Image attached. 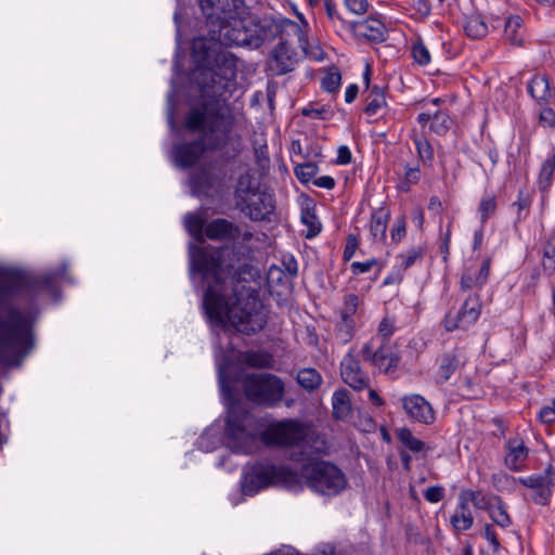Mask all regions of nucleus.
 I'll use <instances>...</instances> for the list:
<instances>
[{
  "instance_id": "nucleus-4",
  "label": "nucleus",
  "mask_w": 555,
  "mask_h": 555,
  "mask_svg": "<svg viewBox=\"0 0 555 555\" xmlns=\"http://www.w3.org/2000/svg\"><path fill=\"white\" fill-rule=\"evenodd\" d=\"M192 40L191 55L196 65L194 80L201 92V102L224 103L232 94L236 77V57L225 49L218 34Z\"/></svg>"
},
{
  "instance_id": "nucleus-38",
  "label": "nucleus",
  "mask_w": 555,
  "mask_h": 555,
  "mask_svg": "<svg viewBox=\"0 0 555 555\" xmlns=\"http://www.w3.org/2000/svg\"><path fill=\"white\" fill-rule=\"evenodd\" d=\"M354 321L350 318L340 317V321L336 325V336L343 343H348L353 336Z\"/></svg>"
},
{
  "instance_id": "nucleus-59",
  "label": "nucleus",
  "mask_w": 555,
  "mask_h": 555,
  "mask_svg": "<svg viewBox=\"0 0 555 555\" xmlns=\"http://www.w3.org/2000/svg\"><path fill=\"white\" fill-rule=\"evenodd\" d=\"M483 537L492 544L494 552H496L501 544L492 525L487 524L483 529Z\"/></svg>"
},
{
  "instance_id": "nucleus-19",
  "label": "nucleus",
  "mask_w": 555,
  "mask_h": 555,
  "mask_svg": "<svg viewBox=\"0 0 555 555\" xmlns=\"http://www.w3.org/2000/svg\"><path fill=\"white\" fill-rule=\"evenodd\" d=\"M296 52L286 41H281L272 51L278 75H285L294 69Z\"/></svg>"
},
{
  "instance_id": "nucleus-39",
  "label": "nucleus",
  "mask_w": 555,
  "mask_h": 555,
  "mask_svg": "<svg viewBox=\"0 0 555 555\" xmlns=\"http://www.w3.org/2000/svg\"><path fill=\"white\" fill-rule=\"evenodd\" d=\"M542 267L548 275L555 271V244L550 241L543 246Z\"/></svg>"
},
{
  "instance_id": "nucleus-46",
  "label": "nucleus",
  "mask_w": 555,
  "mask_h": 555,
  "mask_svg": "<svg viewBox=\"0 0 555 555\" xmlns=\"http://www.w3.org/2000/svg\"><path fill=\"white\" fill-rule=\"evenodd\" d=\"M386 106V99L384 94H377L376 96H369L367 104L364 108V113L369 116L377 114V112Z\"/></svg>"
},
{
  "instance_id": "nucleus-33",
  "label": "nucleus",
  "mask_w": 555,
  "mask_h": 555,
  "mask_svg": "<svg viewBox=\"0 0 555 555\" xmlns=\"http://www.w3.org/2000/svg\"><path fill=\"white\" fill-rule=\"evenodd\" d=\"M452 126L451 117L442 111H438L433 115L430 130L438 135H444Z\"/></svg>"
},
{
  "instance_id": "nucleus-31",
  "label": "nucleus",
  "mask_w": 555,
  "mask_h": 555,
  "mask_svg": "<svg viewBox=\"0 0 555 555\" xmlns=\"http://www.w3.org/2000/svg\"><path fill=\"white\" fill-rule=\"evenodd\" d=\"M498 208L496 197L494 195L483 196L479 203L478 211L480 214V223L483 227L488 220L494 216Z\"/></svg>"
},
{
  "instance_id": "nucleus-30",
  "label": "nucleus",
  "mask_w": 555,
  "mask_h": 555,
  "mask_svg": "<svg viewBox=\"0 0 555 555\" xmlns=\"http://www.w3.org/2000/svg\"><path fill=\"white\" fill-rule=\"evenodd\" d=\"M398 440L410 451L421 452L425 448V443L413 436L409 428H400L397 431Z\"/></svg>"
},
{
  "instance_id": "nucleus-45",
  "label": "nucleus",
  "mask_w": 555,
  "mask_h": 555,
  "mask_svg": "<svg viewBox=\"0 0 555 555\" xmlns=\"http://www.w3.org/2000/svg\"><path fill=\"white\" fill-rule=\"evenodd\" d=\"M359 306V297L356 294H348L344 300V309L340 312V317L353 319V314L357 312Z\"/></svg>"
},
{
  "instance_id": "nucleus-55",
  "label": "nucleus",
  "mask_w": 555,
  "mask_h": 555,
  "mask_svg": "<svg viewBox=\"0 0 555 555\" xmlns=\"http://www.w3.org/2000/svg\"><path fill=\"white\" fill-rule=\"evenodd\" d=\"M460 284H461V288L463 291H469L474 287H482L483 286V283H479V280H477V275L473 276L468 272L463 273Z\"/></svg>"
},
{
  "instance_id": "nucleus-14",
  "label": "nucleus",
  "mask_w": 555,
  "mask_h": 555,
  "mask_svg": "<svg viewBox=\"0 0 555 555\" xmlns=\"http://www.w3.org/2000/svg\"><path fill=\"white\" fill-rule=\"evenodd\" d=\"M241 234V228L224 218L214 219L205 225V235L211 241L235 242Z\"/></svg>"
},
{
  "instance_id": "nucleus-13",
  "label": "nucleus",
  "mask_w": 555,
  "mask_h": 555,
  "mask_svg": "<svg viewBox=\"0 0 555 555\" xmlns=\"http://www.w3.org/2000/svg\"><path fill=\"white\" fill-rule=\"evenodd\" d=\"M241 204L243 205L242 211L253 221L269 219V216L275 208L273 196L258 190L251 193V195L243 197Z\"/></svg>"
},
{
  "instance_id": "nucleus-15",
  "label": "nucleus",
  "mask_w": 555,
  "mask_h": 555,
  "mask_svg": "<svg viewBox=\"0 0 555 555\" xmlns=\"http://www.w3.org/2000/svg\"><path fill=\"white\" fill-rule=\"evenodd\" d=\"M347 28L354 36L365 38L371 42H383L386 40V26L376 18L369 17L360 22H349Z\"/></svg>"
},
{
  "instance_id": "nucleus-61",
  "label": "nucleus",
  "mask_w": 555,
  "mask_h": 555,
  "mask_svg": "<svg viewBox=\"0 0 555 555\" xmlns=\"http://www.w3.org/2000/svg\"><path fill=\"white\" fill-rule=\"evenodd\" d=\"M405 182L410 184H416L421 179V171L418 166L410 167L405 166Z\"/></svg>"
},
{
  "instance_id": "nucleus-57",
  "label": "nucleus",
  "mask_w": 555,
  "mask_h": 555,
  "mask_svg": "<svg viewBox=\"0 0 555 555\" xmlns=\"http://www.w3.org/2000/svg\"><path fill=\"white\" fill-rule=\"evenodd\" d=\"M539 418L544 424H552L555 422V399L553 400V406H544L541 409Z\"/></svg>"
},
{
  "instance_id": "nucleus-18",
  "label": "nucleus",
  "mask_w": 555,
  "mask_h": 555,
  "mask_svg": "<svg viewBox=\"0 0 555 555\" xmlns=\"http://www.w3.org/2000/svg\"><path fill=\"white\" fill-rule=\"evenodd\" d=\"M237 360L255 370H272L275 364L273 354L264 349L238 351Z\"/></svg>"
},
{
  "instance_id": "nucleus-8",
  "label": "nucleus",
  "mask_w": 555,
  "mask_h": 555,
  "mask_svg": "<svg viewBox=\"0 0 555 555\" xmlns=\"http://www.w3.org/2000/svg\"><path fill=\"white\" fill-rule=\"evenodd\" d=\"M300 476L309 489L322 495H337L348 486L344 472L334 463L324 460L304 464Z\"/></svg>"
},
{
  "instance_id": "nucleus-17",
  "label": "nucleus",
  "mask_w": 555,
  "mask_h": 555,
  "mask_svg": "<svg viewBox=\"0 0 555 555\" xmlns=\"http://www.w3.org/2000/svg\"><path fill=\"white\" fill-rule=\"evenodd\" d=\"M340 375L344 382L356 390L369 387L370 379L367 375L362 372L359 361L350 353L340 363Z\"/></svg>"
},
{
  "instance_id": "nucleus-48",
  "label": "nucleus",
  "mask_w": 555,
  "mask_h": 555,
  "mask_svg": "<svg viewBox=\"0 0 555 555\" xmlns=\"http://www.w3.org/2000/svg\"><path fill=\"white\" fill-rule=\"evenodd\" d=\"M324 157L322 146L318 142H309L305 147L302 158L305 160H322Z\"/></svg>"
},
{
  "instance_id": "nucleus-10",
  "label": "nucleus",
  "mask_w": 555,
  "mask_h": 555,
  "mask_svg": "<svg viewBox=\"0 0 555 555\" xmlns=\"http://www.w3.org/2000/svg\"><path fill=\"white\" fill-rule=\"evenodd\" d=\"M209 34H218L237 14L246 11L245 0H198Z\"/></svg>"
},
{
  "instance_id": "nucleus-53",
  "label": "nucleus",
  "mask_w": 555,
  "mask_h": 555,
  "mask_svg": "<svg viewBox=\"0 0 555 555\" xmlns=\"http://www.w3.org/2000/svg\"><path fill=\"white\" fill-rule=\"evenodd\" d=\"M346 7L354 14H364L370 4L367 0H344Z\"/></svg>"
},
{
  "instance_id": "nucleus-63",
  "label": "nucleus",
  "mask_w": 555,
  "mask_h": 555,
  "mask_svg": "<svg viewBox=\"0 0 555 555\" xmlns=\"http://www.w3.org/2000/svg\"><path fill=\"white\" fill-rule=\"evenodd\" d=\"M521 18L518 15L509 16L505 22V33L515 35L517 28L520 27Z\"/></svg>"
},
{
  "instance_id": "nucleus-7",
  "label": "nucleus",
  "mask_w": 555,
  "mask_h": 555,
  "mask_svg": "<svg viewBox=\"0 0 555 555\" xmlns=\"http://www.w3.org/2000/svg\"><path fill=\"white\" fill-rule=\"evenodd\" d=\"M295 474L286 466L275 465L271 461L247 463L243 467L241 490L245 495H255L272 486L291 482Z\"/></svg>"
},
{
  "instance_id": "nucleus-34",
  "label": "nucleus",
  "mask_w": 555,
  "mask_h": 555,
  "mask_svg": "<svg viewBox=\"0 0 555 555\" xmlns=\"http://www.w3.org/2000/svg\"><path fill=\"white\" fill-rule=\"evenodd\" d=\"M301 221L308 227L307 238H312L321 232V223L318 221L313 209L304 208L301 210Z\"/></svg>"
},
{
  "instance_id": "nucleus-49",
  "label": "nucleus",
  "mask_w": 555,
  "mask_h": 555,
  "mask_svg": "<svg viewBox=\"0 0 555 555\" xmlns=\"http://www.w3.org/2000/svg\"><path fill=\"white\" fill-rule=\"evenodd\" d=\"M468 495L472 503L479 509L489 511V507L492 506V503L479 491H470Z\"/></svg>"
},
{
  "instance_id": "nucleus-22",
  "label": "nucleus",
  "mask_w": 555,
  "mask_h": 555,
  "mask_svg": "<svg viewBox=\"0 0 555 555\" xmlns=\"http://www.w3.org/2000/svg\"><path fill=\"white\" fill-rule=\"evenodd\" d=\"M333 415L337 420H345L350 415L351 403L349 391L340 388L333 393L332 398Z\"/></svg>"
},
{
  "instance_id": "nucleus-26",
  "label": "nucleus",
  "mask_w": 555,
  "mask_h": 555,
  "mask_svg": "<svg viewBox=\"0 0 555 555\" xmlns=\"http://www.w3.org/2000/svg\"><path fill=\"white\" fill-rule=\"evenodd\" d=\"M473 520L467 500H462L455 514L451 517L453 528L459 531L468 530L473 526Z\"/></svg>"
},
{
  "instance_id": "nucleus-54",
  "label": "nucleus",
  "mask_w": 555,
  "mask_h": 555,
  "mask_svg": "<svg viewBox=\"0 0 555 555\" xmlns=\"http://www.w3.org/2000/svg\"><path fill=\"white\" fill-rule=\"evenodd\" d=\"M406 234L405 219L401 217L397 220L396 225L391 230V240L399 243Z\"/></svg>"
},
{
  "instance_id": "nucleus-58",
  "label": "nucleus",
  "mask_w": 555,
  "mask_h": 555,
  "mask_svg": "<svg viewBox=\"0 0 555 555\" xmlns=\"http://www.w3.org/2000/svg\"><path fill=\"white\" fill-rule=\"evenodd\" d=\"M534 490H535V494L533 496V501L540 505L548 504L550 498L552 495L551 488H543V489L540 488V489H534Z\"/></svg>"
},
{
  "instance_id": "nucleus-20",
  "label": "nucleus",
  "mask_w": 555,
  "mask_h": 555,
  "mask_svg": "<svg viewBox=\"0 0 555 555\" xmlns=\"http://www.w3.org/2000/svg\"><path fill=\"white\" fill-rule=\"evenodd\" d=\"M296 382L306 391L313 392L321 387L323 377L315 369L304 367L297 371Z\"/></svg>"
},
{
  "instance_id": "nucleus-11",
  "label": "nucleus",
  "mask_w": 555,
  "mask_h": 555,
  "mask_svg": "<svg viewBox=\"0 0 555 555\" xmlns=\"http://www.w3.org/2000/svg\"><path fill=\"white\" fill-rule=\"evenodd\" d=\"M361 354L364 361L372 363L384 373L393 372L400 361V357L393 351L391 346L382 344L378 347H374L373 341H369L363 346Z\"/></svg>"
},
{
  "instance_id": "nucleus-29",
  "label": "nucleus",
  "mask_w": 555,
  "mask_h": 555,
  "mask_svg": "<svg viewBox=\"0 0 555 555\" xmlns=\"http://www.w3.org/2000/svg\"><path fill=\"white\" fill-rule=\"evenodd\" d=\"M554 172H555V153L551 157L546 158L542 164V167H541L540 173H539L540 190L546 191L551 186Z\"/></svg>"
},
{
  "instance_id": "nucleus-25",
  "label": "nucleus",
  "mask_w": 555,
  "mask_h": 555,
  "mask_svg": "<svg viewBox=\"0 0 555 555\" xmlns=\"http://www.w3.org/2000/svg\"><path fill=\"white\" fill-rule=\"evenodd\" d=\"M464 30L473 39H481L487 36L488 26L481 15L472 14L465 20Z\"/></svg>"
},
{
  "instance_id": "nucleus-35",
  "label": "nucleus",
  "mask_w": 555,
  "mask_h": 555,
  "mask_svg": "<svg viewBox=\"0 0 555 555\" xmlns=\"http://www.w3.org/2000/svg\"><path fill=\"white\" fill-rule=\"evenodd\" d=\"M553 467L550 465L546 469L545 475H532L526 479L521 480V483L528 488L531 489H540V488H551L553 486V480L550 477V474L552 473Z\"/></svg>"
},
{
  "instance_id": "nucleus-56",
  "label": "nucleus",
  "mask_w": 555,
  "mask_h": 555,
  "mask_svg": "<svg viewBox=\"0 0 555 555\" xmlns=\"http://www.w3.org/2000/svg\"><path fill=\"white\" fill-rule=\"evenodd\" d=\"M395 332V323L388 318H384L378 326V333L383 338L390 337Z\"/></svg>"
},
{
  "instance_id": "nucleus-41",
  "label": "nucleus",
  "mask_w": 555,
  "mask_h": 555,
  "mask_svg": "<svg viewBox=\"0 0 555 555\" xmlns=\"http://www.w3.org/2000/svg\"><path fill=\"white\" fill-rule=\"evenodd\" d=\"M185 228L193 236H198L205 232L204 220L196 214H188L184 218Z\"/></svg>"
},
{
  "instance_id": "nucleus-27",
  "label": "nucleus",
  "mask_w": 555,
  "mask_h": 555,
  "mask_svg": "<svg viewBox=\"0 0 555 555\" xmlns=\"http://www.w3.org/2000/svg\"><path fill=\"white\" fill-rule=\"evenodd\" d=\"M320 160H305L296 164L294 167V173L300 183H309L319 172L318 163Z\"/></svg>"
},
{
  "instance_id": "nucleus-60",
  "label": "nucleus",
  "mask_w": 555,
  "mask_h": 555,
  "mask_svg": "<svg viewBox=\"0 0 555 555\" xmlns=\"http://www.w3.org/2000/svg\"><path fill=\"white\" fill-rule=\"evenodd\" d=\"M540 121L548 127L555 126V112L551 107H545L540 113Z\"/></svg>"
},
{
  "instance_id": "nucleus-21",
  "label": "nucleus",
  "mask_w": 555,
  "mask_h": 555,
  "mask_svg": "<svg viewBox=\"0 0 555 555\" xmlns=\"http://www.w3.org/2000/svg\"><path fill=\"white\" fill-rule=\"evenodd\" d=\"M190 188L192 195L196 197L207 195L214 188L212 176L207 170H201L192 173L190 178Z\"/></svg>"
},
{
  "instance_id": "nucleus-52",
  "label": "nucleus",
  "mask_w": 555,
  "mask_h": 555,
  "mask_svg": "<svg viewBox=\"0 0 555 555\" xmlns=\"http://www.w3.org/2000/svg\"><path fill=\"white\" fill-rule=\"evenodd\" d=\"M358 245H359V242H358L357 236L353 234H349L347 237L346 246H345L344 254H343V258L345 261H349L353 257V255L358 248Z\"/></svg>"
},
{
  "instance_id": "nucleus-42",
  "label": "nucleus",
  "mask_w": 555,
  "mask_h": 555,
  "mask_svg": "<svg viewBox=\"0 0 555 555\" xmlns=\"http://www.w3.org/2000/svg\"><path fill=\"white\" fill-rule=\"evenodd\" d=\"M528 456V449L524 443H519L516 447L511 446V452L506 457V462L514 467L521 464Z\"/></svg>"
},
{
  "instance_id": "nucleus-5",
  "label": "nucleus",
  "mask_w": 555,
  "mask_h": 555,
  "mask_svg": "<svg viewBox=\"0 0 555 555\" xmlns=\"http://www.w3.org/2000/svg\"><path fill=\"white\" fill-rule=\"evenodd\" d=\"M254 416L241 408H231L225 418L224 441L233 452L249 454L261 441L268 447H299L306 441L307 430L296 420L286 418L270 424L259 435Z\"/></svg>"
},
{
  "instance_id": "nucleus-50",
  "label": "nucleus",
  "mask_w": 555,
  "mask_h": 555,
  "mask_svg": "<svg viewBox=\"0 0 555 555\" xmlns=\"http://www.w3.org/2000/svg\"><path fill=\"white\" fill-rule=\"evenodd\" d=\"M444 489L440 486H433L424 491V498L430 503H438L443 499Z\"/></svg>"
},
{
  "instance_id": "nucleus-6",
  "label": "nucleus",
  "mask_w": 555,
  "mask_h": 555,
  "mask_svg": "<svg viewBox=\"0 0 555 555\" xmlns=\"http://www.w3.org/2000/svg\"><path fill=\"white\" fill-rule=\"evenodd\" d=\"M284 25L297 26L295 22L272 15L257 16L246 7L244 14H237L228 25L219 29L218 36L227 46L258 49L264 42H271L284 31Z\"/></svg>"
},
{
  "instance_id": "nucleus-3",
  "label": "nucleus",
  "mask_w": 555,
  "mask_h": 555,
  "mask_svg": "<svg viewBox=\"0 0 555 555\" xmlns=\"http://www.w3.org/2000/svg\"><path fill=\"white\" fill-rule=\"evenodd\" d=\"M235 117L219 104L199 102L192 106L184 117V127L191 133L199 135L189 142L172 146L173 164L181 169L196 165L206 152H217L230 146L232 156L242 151L241 135L234 134Z\"/></svg>"
},
{
  "instance_id": "nucleus-16",
  "label": "nucleus",
  "mask_w": 555,
  "mask_h": 555,
  "mask_svg": "<svg viewBox=\"0 0 555 555\" xmlns=\"http://www.w3.org/2000/svg\"><path fill=\"white\" fill-rule=\"evenodd\" d=\"M402 405L405 413L420 423L430 424L435 420V413L430 403L420 395L405 396L402 399Z\"/></svg>"
},
{
  "instance_id": "nucleus-28",
  "label": "nucleus",
  "mask_w": 555,
  "mask_h": 555,
  "mask_svg": "<svg viewBox=\"0 0 555 555\" xmlns=\"http://www.w3.org/2000/svg\"><path fill=\"white\" fill-rule=\"evenodd\" d=\"M528 92L537 101L545 100L550 93L547 78L545 76H534L528 83Z\"/></svg>"
},
{
  "instance_id": "nucleus-12",
  "label": "nucleus",
  "mask_w": 555,
  "mask_h": 555,
  "mask_svg": "<svg viewBox=\"0 0 555 555\" xmlns=\"http://www.w3.org/2000/svg\"><path fill=\"white\" fill-rule=\"evenodd\" d=\"M481 312V302L477 295L468 296L463 302L461 309L455 315L447 314L443 324L448 332H453L457 328H467L474 324Z\"/></svg>"
},
{
  "instance_id": "nucleus-24",
  "label": "nucleus",
  "mask_w": 555,
  "mask_h": 555,
  "mask_svg": "<svg viewBox=\"0 0 555 555\" xmlns=\"http://www.w3.org/2000/svg\"><path fill=\"white\" fill-rule=\"evenodd\" d=\"M461 358L456 351H450L442 354L438 369V377L441 383H446L452 374L459 369Z\"/></svg>"
},
{
  "instance_id": "nucleus-62",
  "label": "nucleus",
  "mask_w": 555,
  "mask_h": 555,
  "mask_svg": "<svg viewBox=\"0 0 555 555\" xmlns=\"http://www.w3.org/2000/svg\"><path fill=\"white\" fill-rule=\"evenodd\" d=\"M490 264H491V258L487 257L486 259H483L480 270L477 274V280H479V283H483V285L487 283V281L489 279Z\"/></svg>"
},
{
  "instance_id": "nucleus-47",
  "label": "nucleus",
  "mask_w": 555,
  "mask_h": 555,
  "mask_svg": "<svg viewBox=\"0 0 555 555\" xmlns=\"http://www.w3.org/2000/svg\"><path fill=\"white\" fill-rule=\"evenodd\" d=\"M412 55L415 62L420 65H427L430 62L429 51L421 41L413 46Z\"/></svg>"
},
{
  "instance_id": "nucleus-43",
  "label": "nucleus",
  "mask_w": 555,
  "mask_h": 555,
  "mask_svg": "<svg viewBox=\"0 0 555 555\" xmlns=\"http://www.w3.org/2000/svg\"><path fill=\"white\" fill-rule=\"evenodd\" d=\"M257 190L258 188L253 184V178L249 175H243L238 178L236 194L241 199L251 195Z\"/></svg>"
},
{
  "instance_id": "nucleus-37",
  "label": "nucleus",
  "mask_w": 555,
  "mask_h": 555,
  "mask_svg": "<svg viewBox=\"0 0 555 555\" xmlns=\"http://www.w3.org/2000/svg\"><path fill=\"white\" fill-rule=\"evenodd\" d=\"M413 142L422 162L424 164L431 163L434 159V149L429 141L424 135H414Z\"/></svg>"
},
{
  "instance_id": "nucleus-44",
  "label": "nucleus",
  "mask_w": 555,
  "mask_h": 555,
  "mask_svg": "<svg viewBox=\"0 0 555 555\" xmlns=\"http://www.w3.org/2000/svg\"><path fill=\"white\" fill-rule=\"evenodd\" d=\"M225 371L227 367L224 364L219 366L218 380L223 397L228 400H231L233 399V388L230 385L231 380Z\"/></svg>"
},
{
  "instance_id": "nucleus-64",
  "label": "nucleus",
  "mask_w": 555,
  "mask_h": 555,
  "mask_svg": "<svg viewBox=\"0 0 555 555\" xmlns=\"http://www.w3.org/2000/svg\"><path fill=\"white\" fill-rule=\"evenodd\" d=\"M313 184L321 189L333 190L335 188V180L330 176H323L313 180Z\"/></svg>"
},
{
  "instance_id": "nucleus-2",
  "label": "nucleus",
  "mask_w": 555,
  "mask_h": 555,
  "mask_svg": "<svg viewBox=\"0 0 555 555\" xmlns=\"http://www.w3.org/2000/svg\"><path fill=\"white\" fill-rule=\"evenodd\" d=\"M66 270L64 263L59 270L41 274L18 270L0 274V365L20 366L35 348V318L12 305L11 300L18 296L34 297L42 291L55 295L57 280Z\"/></svg>"
},
{
  "instance_id": "nucleus-23",
  "label": "nucleus",
  "mask_w": 555,
  "mask_h": 555,
  "mask_svg": "<svg viewBox=\"0 0 555 555\" xmlns=\"http://www.w3.org/2000/svg\"><path fill=\"white\" fill-rule=\"evenodd\" d=\"M390 214L385 208H379L372 214L370 231L375 241L386 238L387 223Z\"/></svg>"
},
{
  "instance_id": "nucleus-40",
  "label": "nucleus",
  "mask_w": 555,
  "mask_h": 555,
  "mask_svg": "<svg viewBox=\"0 0 555 555\" xmlns=\"http://www.w3.org/2000/svg\"><path fill=\"white\" fill-rule=\"evenodd\" d=\"M425 255V248L422 245L412 247L406 254H402L399 257L402 259L401 268L403 270L412 267L417 260L422 259Z\"/></svg>"
},
{
  "instance_id": "nucleus-32",
  "label": "nucleus",
  "mask_w": 555,
  "mask_h": 555,
  "mask_svg": "<svg viewBox=\"0 0 555 555\" xmlns=\"http://www.w3.org/2000/svg\"><path fill=\"white\" fill-rule=\"evenodd\" d=\"M496 504L489 507L490 518L500 527L506 528L511 525V518L500 498H495Z\"/></svg>"
},
{
  "instance_id": "nucleus-36",
  "label": "nucleus",
  "mask_w": 555,
  "mask_h": 555,
  "mask_svg": "<svg viewBox=\"0 0 555 555\" xmlns=\"http://www.w3.org/2000/svg\"><path fill=\"white\" fill-rule=\"evenodd\" d=\"M341 83V74L336 66H332L322 79V88L328 93L338 91Z\"/></svg>"
},
{
  "instance_id": "nucleus-9",
  "label": "nucleus",
  "mask_w": 555,
  "mask_h": 555,
  "mask_svg": "<svg viewBox=\"0 0 555 555\" xmlns=\"http://www.w3.org/2000/svg\"><path fill=\"white\" fill-rule=\"evenodd\" d=\"M242 387L249 402L268 409L278 406L285 395V383L272 373H248L243 377Z\"/></svg>"
},
{
  "instance_id": "nucleus-51",
  "label": "nucleus",
  "mask_w": 555,
  "mask_h": 555,
  "mask_svg": "<svg viewBox=\"0 0 555 555\" xmlns=\"http://www.w3.org/2000/svg\"><path fill=\"white\" fill-rule=\"evenodd\" d=\"M377 264V260L375 258L369 259L367 261L360 262L354 261L350 266V270L352 274L358 275L365 272H369L374 266Z\"/></svg>"
},
{
  "instance_id": "nucleus-1",
  "label": "nucleus",
  "mask_w": 555,
  "mask_h": 555,
  "mask_svg": "<svg viewBox=\"0 0 555 555\" xmlns=\"http://www.w3.org/2000/svg\"><path fill=\"white\" fill-rule=\"evenodd\" d=\"M190 274H199L207 285L203 307L209 320L221 324L227 314L235 330L246 336L264 328L268 318L258 289L242 286L238 291L240 283L260 276L259 270L246 261L240 247L195 248L191 253Z\"/></svg>"
}]
</instances>
